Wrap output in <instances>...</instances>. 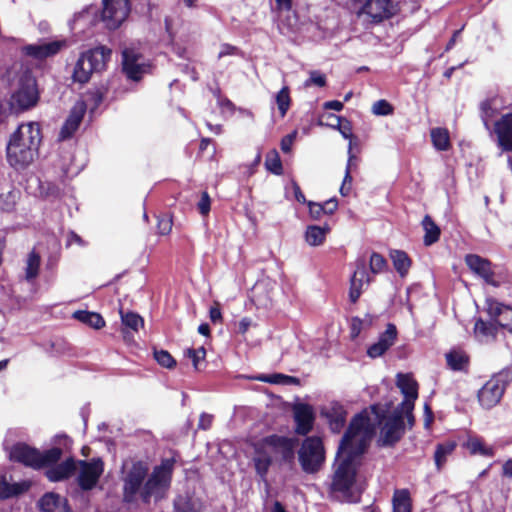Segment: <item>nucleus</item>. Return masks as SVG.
Wrapping results in <instances>:
<instances>
[{"mask_svg": "<svg viewBox=\"0 0 512 512\" xmlns=\"http://www.w3.org/2000/svg\"><path fill=\"white\" fill-rule=\"evenodd\" d=\"M373 427L369 419L355 416L339 445L334 464L331 492L342 501H356L363 490L358 471L361 456L372 439Z\"/></svg>", "mask_w": 512, "mask_h": 512, "instance_id": "obj_1", "label": "nucleus"}, {"mask_svg": "<svg viewBox=\"0 0 512 512\" xmlns=\"http://www.w3.org/2000/svg\"><path fill=\"white\" fill-rule=\"evenodd\" d=\"M41 132L38 123L29 122L19 125L11 135L7 145V160L15 169L29 166L38 154Z\"/></svg>", "mask_w": 512, "mask_h": 512, "instance_id": "obj_2", "label": "nucleus"}, {"mask_svg": "<svg viewBox=\"0 0 512 512\" xmlns=\"http://www.w3.org/2000/svg\"><path fill=\"white\" fill-rule=\"evenodd\" d=\"M103 470L104 464L100 458H94L90 461L68 458L60 464L47 468L45 474L50 481L57 482L69 478L77 471L79 486L83 490H91L96 486Z\"/></svg>", "mask_w": 512, "mask_h": 512, "instance_id": "obj_3", "label": "nucleus"}, {"mask_svg": "<svg viewBox=\"0 0 512 512\" xmlns=\"http://www.w3.org/2000/svg\"><path fill=\"white\" fill-rule=\"evenodd\" d=\"M173 466L172 459H165L160 465L155 466L150 474L148 473L139 497L144 503L165 498L171 485Z\"/></svg>", "mask_w": 512, "mask_h": 512, "instance_id": "obj_4", "label": "nucleus"}, {"mask_svg": "<svg viewBox=\"0 0 512 512\" xmlns=\"http://www.w3.org/2000/svg\"><path fill=\"white\" fill-rule=\"evenodd\" d=\"M13 92L9 105L15 113L34 107L38 101V90L34 76L29 70H21L13 80Z\"/></svg>", "mask_w": 512, "mask_h": 512, "instance_id": "obj_5", "label": "nucleus"}, {"mask_svg": "<svg viewBox=\"0 0 512 512\" xmlns=\"http://www.w3.org/2000/svg\"><path fill=\"white\" fill-rule=\"evenodd\" d=\"M358 416H363L364 418L369 419L373 427L372 436L375 433L376 423L382 424L380 438L385 445L397 442L403 434L404 419L406 418V415L399 408H396L390 416L381 417L378 408L373 406L370 412L364 411Z\"/></svg>", "mask_w": 512, "mask_h": 512, "instance_id": "obj_6", "label": "nucleus"}, {"mask_svg": "<svg viewBox=\"0 0 512 512\" xmlns=\"http://www.w3.org/2000/svg\"><path fill=\"white\" fill-rule=\"evenodd\" d=\"M149 473V465L142 460H126L122 465L123 499L133 502L140 497L146 478Z\"/></svg>", "mask_w": 512, "mask_h": 512, "instance_id": "obj_7", "label": "nucleus"}, {"mask_svg": "<svg viewBox=\"0 0 512 512\" xmlns=\"http://www.w3.org/2000/svg\"><path fill=\"white\" fill-rule=\"evenodd\" d=\"M111 50L104 47H96L83 52L75 63L72 78L80 84L87 83L94 72L102 71L110 59Z\"/></svg>", "mask_w": 512, "mask_h": 512, "instance_id": "obj_8", "label": "nucleus"}, {"mask_svg": "<svg viewBox=\"0 0 512 512\" xmlns=\"http://www.w3.org/2000/svg\"><path fill=\"white\" fill-rule=\"evenodd\" d=\"M61 456L62 449L58 447H53L44 453H40L26 444L18 443L10 450L11 460L33 468H41L44 466L50 468V465L60 460Z\"/></svg>", "mask_w": 512, "mask_h": 512, "instance_id": "obj_9", "label": "nucleus"}, {"mask_svg": "<svg viewBox=\"0 0 512 512\" xmlns=\"http://www.w3.org/2000/svg\"><path fill=\"white\" fill-rule=\"evenodd\" d=\"M511 381V370H502L493 375L478 392V400L481 406L485 409H490L499 403L507 385Z\"/></svg>", "mask_w": 512, "mask_h": 512, "instance_id": "obj_10", "label": "nucleus"}, {"mask_svg": "<svg viewBox=\"0 0 512 512\" xmlns=\"http://www.w3.org/2000/svg\"><path fill=\"white\" fill-rule=\"evenodd\" d=\"M324 447L319 437H308L299 450V461L305 472H316L324 461Z\"/></svg>", "mask_w": 512, "mask_h": 512, "instance_id": "obj_11", "label": "nucleus"}, {"mask_svg": "<svg viewBox=\"0 0 512 512\" xmlns=\"http://www.w3.org/2000/svg\"><path fill=\"white\" fill-rule=\"evenodd\" d=\"M396 384L404 396V400L397 408L405 413L409 426H412L414 423L412 412L415 400L418 398V384L409 374H398Z\"/></svg>", "mask_w": 512, "mask_h": 512, "instance_id": "obj_12", "label": "nucleus"}, {"mask_svg": "<svg viewBox=\"0 0 512 512\" xmlns=\"http://www.w3.org/2000/svg\"><path fill=\"white\" fill-rule=\"evenodd\" d=\"M102 19L109 29L118 28L130 11L128 0H103Z\"/></svg>", "mask_w": 512, "mask_h": 512, "instance_id": "obj_13", "label": "nucleus"}, {"mask_svg": "<svg viewBox=\"0 0 512 512\" xmlns=\"http://www.w3.org/2000/svg\"><path fill=\"white\" fill-rule=\"evenodd\" d=\"M274 459H276V450L274 435H272L255 445L254 463L257 473L264 476Z\"/></svg>", "mask_w": 512, "mask_h": 512, "instance_id": "obj_14", "label": "nucleus"}, {"mask_svg": "<svg viewBox=\"0 0 512 512\" xmlns=\"http://www.w3.org/2000/svg\"><path fill=\"white\" fill-rule=\"evenodd\" d=\"M68 47L65 39H56L49 42L41 41L35 44L26 45L22 48L23 53L35 60H44L58 54L62 49Z\"/></svg>", "mask_w": 512, "mask_h": 512, "instance_id": "obj_15", "label": "nucleus"}, {"mask_svg": "<svg viewBox=\"0 0 512 512\" xmlns=\"http://www.w3.org/2000/svg\"><path fill=\"white\" fill-rule=\"evenodd\" d=\"M123 70L129 79L138 81L144 74L149 73L150 65L142 55L126 49L123 51Z\"/></svg>", "mask_w": 512, "mask_h": 512, "instance_id": "obj_16", "label": "nucleus"}, {"mask_svg": "<svg viewBox=\"0 0 512 512\" xmlns=\"http://www.w3.org/2000/svg\"><path fill=\"white\" fill-rule=\"evenodd\" d=\"M392 8L390 0H366L358 14L378 22L388 18L392 14Z\"/></svg>", "mask_w": 512, "mask_h": 512, "instance_id": "obj_17", "label": "nucleus"}, {"mask_svg": "<svg viewBox=\"0 0 512 512\" xmlns=\"http://www.w3.org/2000/svg\"><path fill=\"white\" fill-rule=\"evenodd\" d=\"M396 337L397 330L395 325L388 324L378 341L368 347L367 355L373 359L382 356L395 343Z\"/></svg>", "mask_w": 512, "mask_h": 512, "instance_id": "obj_18", "label": "nucleus"}, {"mask_svg": "<svg viewBox=\"0 0 512 512\" xmlns=\"http://www.w3.org/2000/svg\"><path fill=\"white\" fill-rule=\"evenodd\" d=\"M321 414L329 421L331 430L339 432L345 424L347 412L342 404L332 401L322 407Z\"/></svg>", "mask_w": 512, "mask_h": 512, "instance_id": "obj_19", "label": "nucleus"}, {"mask_svg": "<svg viewBox=\"0 0 512 512\" xmlns=\"http://www.w3.org/2000/svg\"><path fill=\"white\" fill-rule=\"evenodd\" d=\"M87 106L86 103L82 100L77 101L75 105L72 107L70 114L65 121L61 131L60 138L67 139L72 136V134L78 129L83 116L86 112Z\"/></svg>", "mask_w": 512, "mask_h": 512, "instance_id": "obj_20", "label": "nucleus"}, {"mask_svg": "<svg viewBox=\"0 0 512 512\" xmlns=\"http://www.w3.org/2000/svg\"><path fill=\"white\" fill-rule=\"evenodd\" d=\"M370 278L365 268V261L360 259L357 261V268L350 281L349 298L350 301L355 303L363 290L364 285H368Z\"/></svg>", "mask_w": 512, "mask_h": 512, "instance_id": "obj_21", "label": "nucleus"}, {"mask_svg": "<svg viewBox=\"0 0 512 512\" xmlns=\"http://www.w3.org/2000/svg\"><path fill=\"white\" fill-rule=\"evenodd\" d=\"M499 146L505 151L512 150V114H507L495 123Z\"/></svg>", "mask_w": 512, "mask_h": 512, "instance_id": "obj_22", "label": "nucleus"}, {"mask_svg": "<svg viewBox=\"0 0 512 512\" xmlns=\"http://www.w3.org/2000/svg\"><path fill=\"white\" fill-rule=\"evenodd\" d=\"M467 266L477 275L482 277L487 283L494 284L491 263L475 254H469L465 257Z\"/></svg>", "mask_w": 512, "mask_h": 512, "instance_id": "obj_23", "label": "nucleus"}, {"mask_svg": "<svg viewBox=\"0 0 512 512\" xmlns=\"http://www.w3.org/2000/svg\"><path fill=\"white\" fill-rule=\"evenodd\" d=\"M296 432L305 435L312 429L314 415L312 409L307 405H299L294 410Z\"/></svg>", "mask_w": 512, "mask_h": 512, "instance_id": "obj_24", "label": "nucleus"}, {"mask_svg": "<svg viewBox=\"0 0 512 512\" xmlns=\"http://www.w3.org/2000/svg\"><path fill=\"white\" fill-rule=\"evenodd\" d=\"M42 512H68L67 502L55 493L45 494L39 501Z\"/></svg>", "mask_w": 512, "mask_h": 512, "instance_id": "obj_25", "label": "nucleus"}, {"mask_svg": "<svg viewBox=\"0 0 512 512\" xmlns=\"http://www.w3.org/2000/svg\"><path fill=\"white\" fill-rule=\"evenodd\" d=\"M498 332V326L494 322H486L477 319L474 324V335L479 342L488 343L495 340Z\"/></svg>", "mask_w": 512, "mask_h": 512, "instance_id": "obj_26", "label": "nucleus"}, {"mask_svg": "<svg viewBox=\"0 0 512 512\" xmlns=\"http://www.w3.org/2000/svg\"><path fill=\"white\" fill-rule=\"evenodd\" d=\"M276 459L290 461L294 458L296 442L293 439L274 435Z\"/></svg>", "mask_w": 512, "mask_h": 512, "instance_id": "obj_27", "label": "nucleus"}, {"mask_svg": "<svg viewBox=\"0 0 512 512\" xmlns=\"http://www.w3.org/2000/svg\"><path fill=\"white\" fill-rule=\"evenodd\" d=\"M329 232L330 227L328 225H310L306 228L305 231V241L309 246H320L324 243L326 236Z\"/></svg>", "mask_w": 512, "mask_h": 512, "instance_id": "obj_28", "label": "nucleus"}, {"mask_svg": "<svg viewBox=\"0 0 512 512\" xmlns=\"http://www.w3.org/2000/svg\"><path fill=\"white\" fill-rule=\"evenodd\" d=\"M29 487L30 482L28 481L10 483L4 477L0 478V498L17 496L27 491Z\"/></svg>", "mask_w": 512, "mask_h": 512, "instance_id": "obj_29", "label": "nucleus"}, {"mask_svg": "<svg viewBox=\"0 0 512 512\" xmlns=\"http://www.w3.org/2000/svg\"><path fill=\"white\" fill-rule=\"evenodd\" d=\"M433 146L438 151H447L450 146V135L446 128H433L430 131Z\"/></svg>", "mask_w": 512, "mask_h": 512, "instance_id": "obj_30", "label": "nucleus"}, {"mask_svg": "<svg viewBox=\"0 0 512 512\" xmlns=\"http://www.w3.org/2000/svg\"><path fill=\"white\" fill-rule=\"evenodd\" d=\"M464 446L472 455L478 454L485 457L493 456L492 447L487 446L484 441L478 437L470 436Z\"/></svg>", "mask_w": 512, "mask_h": 512, "instance_id": "obj_31", "label": "nucleus"}, {"mask_svg": "<svg viewBox=\"0 0 512 512\" xmlns=\"http://www.w3.org/2000/svg\"><path fill=\"white\" fill-rule=\"evenodd\" d=\"M390 258L393 262L394 268L399 273L401 277L407 275L410 267L411 260L409 256L401 250H392L390 252Z\"/></svg>", "mask_w": 512, "mask_h": 512, "instance_id": "obj_32", "label": "nucleus"}, {"mask_svg": "<svg viewBox=\"0 0 512 512\" xmlns=\"http://www.w3.org/2000/svg\"><path fill=\"white\" fill-rule=\"evenodd\" d=\"M456 448V443L448 441L437 445L434 453V461L438 470H440L447 462L448 457Z\"/></svg>", "mask_w": 512, "mask_h": 512, "instance_id": "obj_33", "label": "nucleus"}, {"mask_svg": "<svg viewBox=\"0 0 512 512\" xmlns=\"http://www.w3.org/2000/svg\"><path fill=\"white\" fill-rule=\"evenodd\" d=\"M422 226L425 231L424 244L430 246L437 242L440 236V229L431 219L430 216L426 215L422 220Z\"/></svg>", "mask_w": 512, "mask_h": 512, "instance_id": "obj_34", "label": "nucleus"}, {"mask_svg": "<svg viewBox=\"0 0 512 512\" xmlns=\"http://www.w3.org/2000/svg\"><path fill=\"white\" fill-rule=\"evenodd\" d=\"M73 317L95 329H100L105 325L102 316L95 312L79 310L74 312Z\"/></svg>", "mask_w": 512, "mask_h": 512, "instance_id": "obj_35", "label": "nucleus"}, {"mask_svg": "<svg viewBox=\"0 0 512 512\" xmlns=\"http://www.w3.org/2000/svg\"><path fill=\"white\" fill-rule=\"evenodd\" d=\"M394 512H411V499L408 490H396L393 495Z\"/></svg>", "mask_w": 512, "mask_h": 512, "instance_id": "obj_36", "label": "nucleus"}, {"mask_svg": "<svg viewBox=\"0 0 512 512\" xmlns=\"http://www.w3.org/2000/svg\"><path fill=\"white\" fill-rule=\"evenodd\" d=\"M253 379L261 381V382H266V383H271V384H281V385H290V384L298 383V380L295 377L284 375L281 373H274V374H270V375L262 374V375L254 377Z\"/></svg>", "mask_w": 512, "mask_h": 512, "instance_id": "obj_37", "label": "nucleus"}, {"mask_svg": "<svg viewBox=\"0 0 512 512\" xmlns=\"http://www.w3.org/2000/svg\"><path fill=\"white\" fill-rule=\"evenodd\" d=\"M40 256L32 251L26 260L25 278L30 281L37 277L40 267Z\"/></svg>", "mask_w": 512, "mask_h": 512, "instance_id": "obj_38", "label": "nucleus"}, {"mask_svg": "<svg viewBox=\"0 0 512 512\" xmlns=\"http://www.w3.org/2000/svg\"><path fill=\"white\" fill-rule=\"evenodd\" d=\"M446 359L453 370H463L468 364V356L462 351H451L446 355Z\"/></svg>", "mask_w": 512, "mask_h": 512, "instance_id": "obj_39", "label": "nucleus"}, {"mask_svg": "<svg viewBox=\"0 0 512 512\" xmlns=\"http://www.w3.org/2000/svg\"><path fill=\"white\" fill-rule=\"evenodd\" d=\"M275 102L281 117H284L290 108L291 98L289 88L284 86L275 96Z\"/></svg>", "mask_w": 512, "mask_h": 512, "instance_id": "obj_40", "label": "nucleus"}, {"mask_svg": "<svg viewBox=\"0 0 512 512\" xmlns=\"http://www.w3.org/2000/svg\"><path fill=\"white\" fill-rule=\"evenodd\" d=\"M508 307V305L498 302L493 298L486 299V311L488 315L494 320V323H496L499 318L503 316L505 309Z\"/></svg>", "mask_w": 512, "mask_h": 512, "instance_id": "obj_41", "label": "nucleus"}, {"mask_svg": "<svg viewBox=\"0 0 512 512\" xmlns=\"http://www.w3.org/2000/svg\"><path fill=\"white\" fill-rule=\"evenodd\" d=\"M19 197L18 190H9L5 193L0 194V210L11 211Z\"/></svg>", "mask_w": 512, "mask_h": 512, "instance_id": "obj_42", "label": "nucleus"}, {"mask_svg": "<svg viewBox=\"0 0 512 512\" xmlns=\"http://www.w3.org/2000/svg\"><path fill=\"white\" fill-rule=\"evenodd\" d=\"M265 166L267 170L270 172L281 175L283 172L282 163L279 157V154L276 150L271 151L268 153L266 160H265Z\"/></svg>", "mask_w": 512, "mask_h": 512, "instance_id": "obj_43", "label": "nucleus"}, {"mask_svg": "<svg viewBox=\"0 0 512 512\" xmlns=\"http://www.w3.org/2000/svg\"><path fill=\"white\" fill-rule=\"evenodd\" d=\"M154 359L159 365L168 369H171L176 365L175 359L166 350H155Z\"/></svg>", "mask_w": 512, "mask_h": 512, "instance_id": "obj_44", "label": "nucleus"}, {"mask_svg": "<svg viewBox=\"0 0 512 512\" xmlns=\"http://www.w3.org/2000/svg\"><path fill=\"white\" fill-rule=\"evenodd\" d=\"M185 356L190 358L194 368L199 370L201 361L205 359L206 350L203 347L197 349L189 348L185 351Z\"/></svg>", "mask_w": 512, "mask_h": 512, "instance_id": "obj_45", "label": "nucleus"}, {"mask_svg": "<svg viewBox=\"0 0 512 512\" xmlns=\"http://www.w3.org/2000/svg\"><path fill=\"white\" fill-rule=\"evenodd\" d=\"M122 323L134 331H138L143 326V319L135 313H126L121 316Z\"/></svg>", "mask_w": 512, "mask_h": 512, "instance_id": "obj_46", "label": "nucleus"}, {"mask_svg": "<svg viewBox=\"0 0 512 512\" xmlns=\"http://www.w3.org/2000/svg\"><path fill=\"white\" fill-rule=\"evenodd\" d=\"M371 111L377 116H387L393 113V107L388 101L382 99L372 105Z\"/></svg>", "mask_w": 512, "mask_h": 512, "instance_id": "obj_47", "label": "nucleus"}, {"mask_svg": "<svg viewBox=\"0 0 512 512\" xmlns=\"http://www.w3.org/2000/svg\"><path fill=\"white\" fill-rule=\"evenodd\" d=\"M369 265L371 272L377 274L384 271L387 263L382 255L378 253H372L370 256Z\"/></svg>", "mask_w": 512, "mask_h": 512, "instance_id": "obj_48", "label": "nucleus"}, {"mask_svg": "<svg viewBox=\"0 0 512 512\" xmlns=\"http://www.w3.org/2000/svg\"><path fill=\"white\" fill-rule=\"evenodd\" d=\"M496 325L503 329H506L508 332L512 333V307H508L505 309L503 316L499 318L496 322Z\"/></svg>", "mask_w": 512, "mask_h": 512, "instance_id": "obj_49", "label": "nucleus"}, {"mask_svg": "<svg viewBox=\"0 0 512 512\" xmlns=\"http://www.w3.org/2000/svg\"><path fill=\"white\" fill-rule=\"evenodd\" d=\"M307 205L309 208L310 217L313 220H319L325 214L324 208L321 203L309 201V202H307Z\"/></svg>", "mask_w": 512, "mask_h": 512, "instance_id": "obj_50", "label": "nucleus"}, {"mask_svg": "<svg viewBox=\"0 0 512 512\" xmlns=\"http://www.w3.org/2000/svg\"><path fill=\"white\" fill-rule=\"evenodd\" d=\"M158 232L161 235H167L171 232L172 229V220L170 217H161L158 219Z\"/></svg>", "mask_w": 512, "mask_h": 512, "instance_id": "obj_51", "label": "nucleus"}, {"mask_svg": "<svg viewBox=\"0 0 512 512\" xmlns=\"http://www.w3.org/2000/svg\"><path fill=\"white\" fill-rule=\"evenodd\" d=\"M317 85L323 87L326 84V78L323 74L313 71L310 73V78L305 82V86Z\"/></svg>", "mask_w": 512, "mask_h": 512, "instance_id": "obj_52", "label": "nucleus"}, {"mask_svg": "<svg viewBox=\"0 0 512 512\" xmlns=\"http://www.w3.org/2000/svg\"><path fill=\"white\" fill-rule=\"evenodd\" d=\"M210 205H211V201H210V197H209L208 193L203 192L201 195V199L198 202L199 212L202 215H207L210 211Z\"/></svg>", "mask_w": 512, "mask_h": 512, "instance_id": "obj_53", "label": "nucleus"}, {"mask_svg": "<svg viewBox=\"0 0 512 512\" xmlns=\"http://www.w3.org/2000/svg\"><path fill=\"white\" fill-rule=\"evenodd\" d=\"M297 136V132L293 131L292 133L286 135L281 140V150L284 153H289L291 151L292 145L294 143V140Z\"/></svg>", "mask_w": 512, "mask_h": 512, "instance_id": "obj_54", "label": "nucleus"}, {"mask_svg": "<svg viewBox=\"0 0 512 512\" xmlns=\"http://www.w3.org/2000/svg\"><path fill=\"white\" fill-rule=\"evenodd\" d=\"M338 130L345 139L351 141L352 131L350 123L347 120L338 119Z\"/></svg>", "mask_w": 512, "mask_h": 512, "instance_id": "obj_55", "label": "nucleus"}, {"mask_svg": "<svg viewBox=\"0 0 512 512\" xmlns=\"http://www.w3.org/2000/svg\"><path fill=\"white\" fill-rule=\"evenodd\" d=\"M481 109H482V119H483V122H484V125L489 128V124H490V121L493 117V111L490 107V103L489 102H484L482 105H481Z\"/></svg>", "mask_w": 512, "mask_h": 512, "instance_id": "obj_56", "label": "nucleus"}, {"mask_svg": "<svg viewBox=\"0 0 512 512\" xmlns=\"http://www.w3.org/2000/svg\"><path fill=\"white\" fill-rule=\"evenodd\" d=\"M209 317L213 323H218L222 321V313L218 302H215L214 305L211 306L209 310Z\"/></svg>", "mask_w": 512, "mask_h": 512, "instance_id": "obj_57", "label": "nucleus"}, {"mask_svg": "<svg viewBox=\"0 0 512 512\" xmlns=\"http://www.w3.org/2000/svg\"><path fill=\"white\" fill-rule=\"evenodd\" d=\"M352 189V176L348 175V173H345L342 185L340 187V194L342 196H347Z\"/></svg>", "mask_w": 512, "mask_h": 512, "instance_id": "obj_58", "label": "nucleus"}, {"mask_svg": "<svg viewBox=\"0 0 512 512\" xmlns=\"http://www.w3.org/2000/svg\"><path fill=\"white\" fill-rule=\"evenodd\" d=\"M348 154H349V157H348L345 173H348V175H351V171L354 168H356V166H357V158L355 155L352 154V142L349 143Z\"/></svg>", "mask_w": 512, "mask_h": 512, "instance_id": "obj_59", "label": "nucleus"}, {"mask_svg": "<svg viewBox=\"0 0 512 512\" xmlns=\"http://www.w3.org/2000/svg\"><path fill=\"white\" fill-rule=\"evenodd\" d=\"M322 206L324 208V213L327 215H331L336 211V209L338 207V202H337L336 198H331V199L327 200L326 202H324L322 204Z\"/></svg>", "mask_w": 512, "mask_h": 512, "instance_id": "obj_60", "label": "nucleus"}, {"mask_svg": "<svg viewBox=\"0 0 512 512\" xmlns=\"http://www.w3.org/2000/svg\"><path fill=\"white\" fill-rule=\"evenodd\" d=\"M212 420H213L212 415L203 413V414H201V416L199 418L198 427L203 430H207L210 428V426L212 424Z\"/></svg>", "mask_w": 512, "mask_h": 512, "instance_id": "obj_61", "label": "nucleus"}, {"mask_svg": "<svg viewBox=\"0 0 512 512\" xmlns=\"http://www.w3.org/2000/svg\"><path fill=\"white\" fill-rule=\"evenodd\" d=\"M237 48L234 46H231L229 44H223L220 48V51L218 53V58H222L228 55H235L237 53Z\"/></svg>", "mask_w": 512, "mask_h": 512, "instance_id": "obj_62", "label": "nucleus"}, {"mask_svg": "<svg viewBox=\"0 0 512 512\" xmlns=\"http://www.w3.org/2000/svg\"><path fill=\"white\" fill-rule=\"evenodd\" d=\"M252 325V320L250 318H242L240 321H239V324H238V330L241 334H244L248 331V329L251 327Z\"/></svg>", "mask_w": 512, "mask_h": 512, "instance_id": "obj_63", "label": "nucleus"}, {"mask_svg": "<svg viewBox=\"0 0 512 512\" xmlns=\"http://www.w3.org/2000/svg\"><path fill=\"white\" fill-rule=\"evenodd\" d=\"M502 473L503 476L512 478V459H509L503 464Z\"/></svg>", "mask_w": 512, "mask_h": 512, "instance_id": "obj_64", "label": "nucleus"}]
</instances>
